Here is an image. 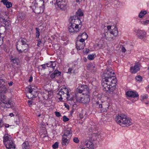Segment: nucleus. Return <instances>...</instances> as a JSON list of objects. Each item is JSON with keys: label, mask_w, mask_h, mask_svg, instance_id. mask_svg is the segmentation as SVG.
Masks as SVG:
<instances>
[{"label": "nucleus", "mask_w": 149, "mask_h": 149, "mask_svg": "<svg viewBox=\"0 0 149 149\" xmlns=\"http://www.w3.org/2000/svg\"><path fill=\"white\" fill-rule=\"evenodd\" d=\"M3 22L5 26L7 28L11 25V23L9 20H7L5 19H3Z\"/></svg>", "instance_id": "b1692460"}, {"label": "nucleus", "mask_w": 149, "mask_h": 149, "mask_svg": "<svg viewBox=\"0 0 149 149\" xmlns=\"http://www.w3.org/2000/svg\"><path fill=\"white\" fill-rule=\"evenodd\" d=\"M3 81V80L2 79L0 78V88L2 87L5 90H6L7 88H6V86L5 85L3 84H1V83Z\"/></svg>", "instance_id": "473e14b6"}, {"label": "nucleus", "mask_w": 149, "mask_h": 149, "mask_svg": "<svg viewBox=\"0 0 149 149\" xmlns=\"http://www.w3.org/2000/svg\"><path fill=\"white\" fill-rule=\"evenodd\" d=\"M15 58H14L12 55H11L10 57V59L11 61H12V59H15Z\"/></svg>", "instance_id": "13d9d810"}, {"label": "nucleus", "mask_w": 149, "mask_h": 149, "mask_svg": "<svg viewBox=\"0 0 149 149\" xmlns=\"http://www.w3.org/2000/svg\"><path fill=\"white\" fill-rule=\"evenodd\" d=\"M74 142L76 143H78L79 142V140L77 137H74L73 139Z\"/></svg>", "instance_id": "c03bdc74"}, {"label": "nucleus", "mask_w": 149, "mask_h": 149, "mask_svg": "<svg viewBox=\"0 0 149 149\" xmlns=\"http://www.w3.org/2000/svg\"><path fill=\"white\" fill-rule=\"evenodd\" d=\"M89 49H86V53H88L89 52Z\"/></svg>", "instance_id": "69168bd1"}, {"label": "nucleus", "mask_w": 149, "mask_h": 149, "mask_svg": "<svg viewBox=\"0 0 149 149\" xmlns=\"http://www.w3.org/2000/svg\"><path fill=\"white\" fill-rule=\"evenodd\" d=\"M12 140V139L11 136L7 134H5L3 137V142L4 145L6 144L7 145V144L8 142H9Z\"/></svg>", "instance_id": "ddd939ff"}, {"label": "nucleus", "mask_w": 149, "mask_h": 149, "mask_svg": "<svg viewBox=\"0 0 149 149\" xmlns=\"http://www.w3.org/2000/svg\"><path fill=\"white\" fill-rule=\"evenodd\" d=\"M0 104L3 108H9L12 107V103H0Z\"/></svg>", "instance_id": "6ab92c4d"}, {"label": "nucleus", "mask_w": 149, "mask_h": 149, "mask_svg": "<svg viewBox=\"0 0 149 149\" xmlns=\"http://www.w3.org/2000/svg\"><path fill=\"white\" fill-rule=\"evenodd\" d=\"M9 115L11 117L12 116H14L15 115L13 113H11L9 114Z\"/></svg>", "instance_id": "e2e57ef3"}, {"label": "nucleus", "mask_w": 149, "mask_h": 149, "mask_svg": "<svg viewBox=\"0 0 149 149\" xmlns=\"http://www.w3.org/2000/svg\"><path fill=\"white\" fill-rule=\"evenodd\" d=\"M86 113H84V112L82 111L81 113L79 114V116L81 119L84 118V116L85 115Z\"/></svg>", "instance_id": "79ce46f5"}, {"label": "nucleus", "mask_w": 149, "mask_h": 149, "mask_svg": "<svg viewBox=\"0 0 149 149\" xmlns=\"http://www.w3.org/2000/svg\"><path fill=\"white\" fill-rule=\"evenodd\" d=\"M76 65L74 64L73 65L71 68H70L68 70V73L69 74L73 73L75 72V68Z\"/></svg>", "instance_id": "5701e85b"}, {"label": "nucleus", "mask_w": 149, "mask_h": 149, "mask_svg": "<svg viewBox=\"0 0 149 149\" xmlns=\"http://www.w3.org/2000/svg\"><path fill=\"white\" fill-rule=\"evenodd\" d=\"M95 56L96 55L95 54H90L88 56L87 58L89 60H92Z\"/></svg>", "instance_id": "f704fd0d"}, {"label": "nucleus", "mask_w": 149, "mask_h": 149, "mask_svg": "<svg viewBox=\"0 0 149 149\" xmlns=\"http://www.w3.org/2000/svg\"><path fill=\"white\" fill-rule=\"evenodd\" d=\"M12 109L15 111V113H17L19 111V110L17 107L16 106H13L12 105V107H11Z\"/></svg>", "instance_id": "e433bc0d"}, {"label": "nucleus", "mask_w": 149, "mask_h": 149, "mask_svg": "<svg viewBox=\"0 0 149 149\" xmlns=\"http://www.w3.org/2000/svg\"><path fill=\"white\" fill-rule=\"evenodd\" d=\"M144 25H147L149 24V19L143 22V23Z\"/></svg>", "instance_id": "a18cd8bd"}, {"label": "nucleus", "mask_w": 149, "mask_h": 149, "mask_svg": "<svg viewBox=\"0 0 149 149\" xmlns=\"http://www.w3.org/2000/svg\"><path fill=\"white\" fill-rule=\"evenodd\" d=\"M104 35V37L107 40H111L110 38L112 39H113V38H109L108 37V33L107 32H105L103 33Z\"/></svg>", "instance_id": "7c9ffc66"}, {"label": "nucleus", "mask_w": 149, "mask_h": 149, "mask_svg": "<svg viewBox=\"0 0 149 149\" xmlns=\"http://www.w3.org/2000/svg\"><path fill=\"white\" fill-rule=\"evenodd\" d=\"M135 79L137 81L140 82L142 81V78L141 76L138 75L136 77Z\"/></svg>", "instance_id": "4c0bfd02"}, {"label": "nucleus", "mask_w": 149, "mask_h": 149, "mask_svg": "<svg viewBox=\"0 0 149 149\" xmlns=\"http://www.w3.org/2000/svg\"><path fill=\"white\" fill-rule=\"evenodd\" d=\"M40 67H41V68H42L41 69H45L46 68V67H47V65L46 64V63H45L44 64L41 65H40Z\"/></svg>", "instance_id": "49530a36"}, {"label": "nucleus", "mask_w": 149, "mask_h": 149, "mask_svg": "<svg viewBox=\"0 0 149 149\" xmlns=\"http://www.w3.org/2000/svg\"><path fill=\"white\" fill-rule=\"evenodd\" d=\"M8 0H2L1 1V2H3V4L5 5L8 2Z\"/></svg>", "instance_id": "8fccbe9b"}, {"label": "nucleus", "mask_w": 149, "mask_h": 149, "mask_svg": "<svg viewBox=\"0 0 149 149\" xmlns=\"http://www.w3.org/2000/svg\"><path fill=\"white\" fill-rule=\"evenodd\" d=\"M114 73L113 70L111 68H109L105 70L103 74L102 80L112 81L115 80L116 81V77L114 76Z\"/></svg>", "instance_id": "423d86ee"}, {"label": "nucleus", "mask_w": 149, "mask_h": 149, "mask_svg": "<svg viewBox=\"0 0 149 149\" xmlns=\"http://www.w3.org/2000/svg\"><path fill=\"white\" fill-rule=\"evenodd\" d=\"M11 62L13 64L17 65L19 63V60L18 58H15V59H12V61Z\"/></svg>", "instance_id": "bb28decb"}, {"label": "nucleus", "mask_w": 149, "mask_h": 149, "mask_svg": "<svg viewBox=\"0 0 149 149\" xmlns=\"http://www.w3.org/2000/svg\"><path fill=\"white\" fill-rule=\"evenodd\" d=\"M88 36L86 33L84 32L82 34L79 35L78 38L81 37L80 40H77L76 42V47L77 50H80L83 49L85 46V43L84 42L85 40L87 38Z\"/></svg>", "instance_id": "39448f33"}, {"label": "nucleus", "mask_w": 149, "mask_h": 149, "mask_svg": "<svg viewBox=\"0 0 149 149\" xmlns=\"http://www.w3.org/2000/svg\"><path fill=\"white\" fill-rule=\"evenodd\" d=\"M5 145L7 149H13L15 148V144L13 140L11 141V142L10 141L8 142L7 145L6 144H5Z\"/></svg>", "instance_id": "f3484780"}, {"label": "nucleus", "mask_w": 149, "mask_h": 149, "mask_svg": "<svg viewBox=\"0 0 149 149\" xmlns=\"http://www.w3.org/2000/svg\"><path fill=\"white\" fill-rule=\"evenodd\" d=\"M52 148L54 149H55L58 147V143L56 142L52 146Z\"/></svg>", "instance_id": "ea45409f"}, {"label": "nucleus", "mask_w": 149, "mask_h": 149, "mask_svg": "<svg viewBox=\"0 0 149 149\" xmlns=\"http://www.w3.org/2000/svg\"><path fill=\"white\" fill-rule=\"evenodd\" d=\"M111 26H107V29L108 30L111 29Z\"/></svg>", "instance_id": "680f3d73"}, {"label": "nucleus", "mask_w": 149, "mask_h": 149, "mask_svg": "<svg viewBox=\"0 0 149 149\" xmlns=\"http://www.w3.org/2000/svg\"><path fill=\"white\" fill-rule=\"evenodd\" d=\"M58 6L63 10L64 11L66 9V5L65 3H61L59 6Z\"/></svg>", "instance_id": "393cba45"}, {"label": "nucleus", "mask_w": 149, "mask_h": 149, "mask_svg": "<svg viewBox=\"0 0 149 149\" xmlns=\"http://www.w3.org/2000/svg\"><path fill=\"white\" fill-rule=\"evenodd\" d=\"M147 13V12L146 11H141L139 15V16L140 18H142L143 16L146 15Z\"/></svg>", "instance_id": "72a5a7b5"}, {"label": "nucleus", "mask_w": 149, "mask_h": 149, "mask_svg": "<svg viewBox=\"0 0 149 149\" xmlns=\"http://www.w3.org/2000/svg\"><path fill=\"white\" fill-rule=\"evenodd\" d=\"M27 40L24 38H22L16 43L17 49L19 53H22L28 48L29 45L27 44Z\"/></svg>", "instance_id": "0eeeda50"}, {"label": "nucleus", "mask_w": 149, "mask_h": 149, "mask_svg": "<svg viewBox=\"0 0 149 149\" xmlns=\"http://www.w3.org/2000/svg\"><path fill=\"white\" fill-rule=\"evenodd\" d=\"M65 107L68 109H69V106L67 103H64Z\"/></svg>", "instance_id": "3c124183"}, {"label": "nucleus", "mask_w": 149, "mask_h": 149, "mask_svg": "<svg viewBox=\"0 0 149 149\" xmlns=\"http://www.w3.org/2000/svg\"><path fill=\"white\" fill-rule=\"evenodd\" d=\"M83 15V13L80 9H79L76 12V16L81 17Z\"/></svg>", "instance_id": "cd10ccee"}, {"label": "nucleus", "mask_w": 149, "mask_h": 149, "mask_svg": "<svg viewBox=\"0 0 149 149\" xmlns=\"http://www.w3.org/2000/svg\"><path fill=\"white\" fill-rule=\"evenodd\" d=\"M117 123L123 127H125L131 125L132 120L127 116L124 114L118 113L115 118Z\"/></svg>", "instance_id": "f03ea898"}, {"label": "nucleus", "mask_w": 149, "mask_h": 149, "mask_svg": "<svg viewBox=\"0 0 149 149\" xmlns=\"http://www.w3.org/2000/svg\"><path fill=\"white\" fill-rule=\"evenodd\" d=\"M32 80H33V77H32V76H31L30 77H29V82H31V81H32Z\"/></svg>", "instance_id": "5fc2aeb1"}, {"label": "nucleus", "mask_w": 149, "mask_h": 149, "mask_svg": "<svg viewBox=\"0 0 149 149\" xmlns=\"http://www.w3.org/2000/svg\"><path fill=\"white\" fill-rule=\"evenodd\" d=\"M69 120V119L66 116H64L63 118V120L64 122H66Z\"/></svg>", "instance_id": "37998d69"}, {"label": "nucleus", "mask_w": 149, "mask_h": 149, "mask_svg": "<svg viewBox=\"0 0 149 149\" xmlns=\"http://www.w3.org/2000/svg\"><path fill=\"white\" fill-rule=\"evenodd\" d=\"M3 125V124L2 123V120L0 119V128Z\"/></svg>", "instance_id": "6e6d98bb"}, {"label": "nucleus", "mask_w": 149, "mask_h": 149, "mask_svg": "<svg viewBox=\"0 0 149 149\" xmlns=\"http://www.w3.org/2000/svg\"><path fill=\"white\" fill-rule=\"evenodd\" d=\"M104 45V42L103 40H100L98 42L97 44V46L99 48H101Z\"/></svg>", "instance_id": "a878e982"}, {"label": "nucleus", "mask_w": 149, "mask_h": 149, "mask_svg": "<svg viewBox=\"0 0 149 149\" xmlns=\"http://www.w3.org/2000/svg\"><path fill=\"white\" fill-rule=\"evenodd\" d=\"M55 114L56 116L57 117H59L61 116L60 113L58 112H55Z\"/></svg>", "instance_id": "de8ad7c7"}, {"label": "nucleus", "mask_w": 149, "mask_h": 149, "mask_svg": "<svg viewBox=\"0 0 149 149\" xmlns=\"http://www.w3.org/2000/svg\"><path fill=\"white\" fill-rule=\"evenodd\" d=\"M72 132L71 128H68L64 131V133L62 136L71 139L72 136Z\"/></svg>", "instance_id": "f8f14e48"}, {"label": "nucleus", "mask_w": 149, "mask_h": 149, "mask_svg": "<svg viewBox=\"0 0 149 149\" xmlns=\"http://www.w3.org/2000/svg\"><path fill=\"white\" fill-rule=\"evenodd\" d=\"M99 107L100 108H101L103 107L102 105V104H99Z\"/></svg>", "instance_id": "0e129e2a"}, {"label": "nucleus", "mask_w": 149, "mask_h": 149, "mask_svg": "<svg viewBox=\"0 0 149 149\" xmlns=\"http://www.w3.org/2000/svg\"><path fill=\"white\" fill-rule=\"evenodd\" d=\"M148 98L147 95L146 94L144 95H141L140 97L141 100L142 102H145L146 100Z\"/></svg>", "instance_id": "c756f323"}, {"label": "nucleus", "mask_w": 149, "mask_h": 149, "mask_svg": "<svg viewBox=\"0 0 149 149\" xmlns=\"http://www.w3.org/2000/svg\"><path fill=\"white\" fill-rule=\"evenodd\" d=\"M22 147L23 149H29L30 146L28 141H26L23 143L22 145Z\"/></svg>", "instance_id": "4be33fe9"}, {"label": "nucleus", "mask_w": 149, "mask_h": 149, "mask_svg": "<svg viewBox=\"0 0 149 149\" xmlns=\"http://www.w3.org/2000/svg\"><path fill=\"white\" fill-rule=\"evenodd\" d=\"M122 52H125L126 51L124 47H123L122 49Z\"/></svg>", "instance_id": "4d7b16f0"}, {"label": "nucleus", "mask_w": 149, "mask_h": 149, "mask_svg": "<svg viewBox=\"0 0 149 149\" xmlns=\"http://www.w3.org/2000/svg\"><path fill=\"white\" fill-rule=\"evenodd\" d=\"M110 34H112L114 36H116L118 33L117 28L115 26L114 29H112V31H110Z\"/></svg>", "instance_id": "412c9836"}, {"label": "nucleus", "mask_w": 149, "mask_h": 149, "mask_svg": "<svg viewBox=\"0 0 149 149\" xmlns=\"http://www.w3.org/2000/svg\"><path fill=\"white\" fill-rule=\"evenodd\" d=\"M92 63H91L87 65V68L88 69H89L90 68H91V66Z\"/></svg>", "instance_id": "603ef678"}, {"label": "nucleus", "mask_w": 149, "mask_h": 149, "mask_svg": "<svg viewBox=\"0 0 149 149\" xmlns=\"http://www.w3.org/2000/svg\"><path fill=\"white\" fill-rule=\"evenodd\" d=\"M146 91L148 92H149V85L146 87Z\"/></svg>", "instance_id": "bf43d9fd"}, {"label": "nucleus", "mask_w": 149, "mask_h": 149, "mask_svg": "<svg viewBox=\"0 0 149 149\" xmlns=\"http://www.w3.org/2000/svg\"><path fill=\"white\" fill-rule=\"evenodd\" d=\"M47 67L52 68L53 69L56 67V64L55 61H51L50 62L46 63Z\"/></svg>", "instance_id": "a211bd4d"}, {"label": "nucleus", "mask_w": 149, "mask_h": 149, "mask_svg": "<svg viewBox=\"0 0 149 149\" xmlns=\"http://www.w3.org/2000/svg\"><path fill=\"white\" fill-rule=\"evenodd\" d=\"M81 23L79 18L76 16L71 17V23L68 27V30L72 33H77L79 31V25Z\"/></svg>", "instance_id": "7ed1b4c3"}, {"label": "nucleus", "mask_w": 149, "mask_h": 149, "mask_svg": "<svg viewBox=\"0 0 149 149\" xmlns=\"http://www.w3.org/2000/svg\"><path fill=\"white\" fill-rule=\"evenodd\" d=\"M64 3V0H56V3L58 6H59L61 3Z\"/></svg>", "instance_id": "58836bf2"}, {"label": "nucleus", "mask_w": 149, "mask_h": 149, "mask_svg": "<svg viewBox=\"0 0 149 149\" xmlns=\"http://www.w3.org/2000/svg\"><path fill=\"white\" fill-rule=\"evenodd\" d=\"M36 38H39V36L40 35V33L39 29L37 27L36 28Z\"/></svg>", "instance_id": "2f4dec72"}, {"label": "nucleus", "mask_w": 149, "mask_h": 149, "mask_svg": "<svg viewBox=\"0 0 149 149\" xmlns=\"http://www.w3.org/2000/svg\"><path fill=\"white\" fill-rule=\"evenodd\" d=\"M5 5L7 8H9L12 7V4L11 2H8L7 3H6Z\"/></svg>", "instance_id": "a19ab883"}, {"label": "nucleus", "mask_w": 149, "mask_h": 149, "mask_svg": "<svg viewBox=\"0 0 149 149\" xmlns=\"http://www.w3.org/2000/svg\"><path fill=\"white\" fill-rule=\"evenodd\" d=\"M140 69V68L139 65L136 64L134 66H132L130 68V71L132 73L134 74L138 71Z\"/></svg>", "instance_id": "4468645a"}, {"label": "nucleus", "mask_w": 149, "mask_h": 149, "mask_svg": "<svg viewBox=\"0 0 149 149\" xmlns=\"http://www.w3.org/2000/svg\"><path fill=\"white\" fill-rule=\"evenodd\" d=\"M89 88L86 85L79 86L76 89L77 93H82L83 95H87L89 93Z\"/></svg>", "instance_id": "6e6552de"}, {"label": "nucleus", "mask_w": 149, "mask_h": 149, "mask_svg": "<svg viewBox=\"0 0 149 149\" xmlns=\"http://www.w3.org/2000/svg\"><path fill=\"white\" fill-rule=\"evenodd\" d=\"M73 105V109H76V108L77 107V105L75 103L74 104H72Z\"/></svg>", "instance_id": "864d4df0"}, {"label": "nucleus", "mask_w": 149, "mask_h": 149, "mask_svg": "<svg viewBox=\"0 0 149 149\" xmlns=\"http://www.w3.org/2000/svg\"><path fill=\"white\" fill-rule=\"evenodd\" d=\"M59 90L57 94V97L60 101L66 102L69 100H73L74 98L72 96L70 97V89L63 86Z\"/></svg>", "instance_id": "f257e3e1"}, {"label": "nucleus", "mask_w": 149, "mask_h": 149, "mask_svg": "<svg viewBox=\"0 0 149 149\" xmlns=\"http://www.w3.org/2000/svg\"><path fill=\"white\" fill-rule=\"evenodd\" d=\"M26 91H27L26 93H37V92L36 91H34L33 89L31 87L26 88Z\"/></svg>", "instance_id": "c85d7f7f"}, {"label": "nucleus", "mask_w": 149, "mask_h": 149, "mask_svg": "<svg viewBox=\"0 0 149 149\" xmlns=\"http://www.w3.org/2000/svg\"><path fill=\"white\" fill-rule=\"evenodd\" d=\"M136 35L140 39H142L146 37V33L143 30L138 29L136 31Z\"/></svg>", "instance_id": "9b49d317"}, {"label": "nucleus", "mask_w": 149, "mask_h": 149, "mask_svg": "<svg viewBox=\"0 0 149 149\" xmlns=\"http://www.w3.org/2000/svg\"><path fill=\"white\" fill-rule=\"evenodd\" d=\"M76 100L78 102H82L84 100V95H79V93H76L75 95Z\"/></svg>", "instance_id": "2eb2a0df"}, {"label": "nucleus", "mask_w": 149, "mask_h": 149, "mask_svg": "<svg viewBox=\"0 0 149 149\" xmlns=\"http://www.w3.org/2000/svg\"><path fill=\"white\" fill-rule=\"evenodd\" d=\"M9 127V126L8 124H6L5 125V127Z\"/></svg>", "instance_id": "774afa93"}, {"label": "nucleus", "mask_w": 149, "mask_h": 149, "mask_svg": "<svg viewBox=\"0 0 149 149\" xmlns=\"http://www.w3.org/2000/svg\"><path fill=\"white\" fill-rule=\"evenodd\" d=\"M126 95L129 97L134 98L135 100L134 101H136L139 99V95L136 91H128L126 92Z\"/></svg>", "instance_id": "9d476101"}, {"label": "nucleus", "mask_w": 149, "mask_h": 149, "mask_svg": "<svg viewBox=\"0 0 149 149\" xmlns=\"http://www.w3.org/2000/svg\"><path fill=\"white\" fill-rule=\"evenodd\" d=\"M13 83V82H10V83H8L9 85L10 86L12 85Z\"/></svg>", "instance_id": "338daca9"}, {"label": "nucleus", "mask_w": 149, "mask_h": 149, "mask_svg": "<svg viewBox=\"0 0 149 149\" xmlns=\"http://www.w3.org/2000/svg\"><path fill=\"white\" fill-rule=\"evenodd\" d=\"M83 146L80 147L79 149H93V144L92 142L85 140L83 142Z\"/></svg>", "instance_id": "1a4fd4ad"}, {"label": "nucleus", "mask_w": 149, "mask_h": 149, "mask_svg": "<svg viewBox=\"0 0 149 149\" xmlns=\"http://www.w3.org/2000/svg\"><path fill=\"white\" fill-rule=\"evenodd\" d=\"M54 74L56 75V77H58L61 75V72L59 71L58 70H55L54 71Z\"/></svg>", "instance_id": "c9c22d12"}, {"label": "nucleus", "mask_w": 149, "mask_h": 149, "mask_svg": "<svg viewBox=\"0 0 149 149\" xmlns=\"http://www.w3.org/2000/svg\"><path fill=\"white\" fill-rule=\"evenodd\" d=\"M55 77L56 75H55V74H54V72L52 74L50 75V77L52 79L54 78Z\"/></svg>", "instance_id": "09e8293b"}, {"label": "nucleus", "mask_w": 149, "mask_h": 149, "mask_svg": "<svg viewBox=\"0 0 149 149\" xmlns=\"http://www.w3.org/2000/svg\"><path fill=\"white\" fill-rule=\"evenodd\" d=\"M27 97L29 99H31L36 97L37 96V93H26Z\"/></svg>", "instance_id": "aec40b11"}, {"label": "nucleus", "mask_w": 149, "mask_h": 149, "mask_svg": "<svg viewBox=\"0 0 149 149\" xmlns=\"http://www.w3.org/2000/svg\"><path fill=\"white\" fill-rule=\"evenodd\" d=\"M107 106H108L107 107V108L106 107H105V106L104 105H103V107L106 109H109V105H107Z\"/></svg>", "instance_id": "052dcab7"}, {"label": "nucleus", "mask_w": 149, "mask_h": 149, "mask_svg": "<svg viewBox=\"0 0 149 149\" xmlns=\"http://www.w3.org/2000/svg\"><path fill=\"white\" fill-rule=\"evenodd\" d=\"M116 83L115 80L111 81L102 80V85L104 90L109 93L114 91Z\"/></svg>", "instance_id": "20e7f679"}, {"label": "nucleus", "mask_w": 149, "mask_h": 149, "mask_svg": "<svg viewBox=\"0 0 149 149\" xmlns=\"http://www.w3.org/2000/svg\"><path fill=\"white\" fill-rule=\"evenodd\" d=\"M70 139H69L66 137L62 136L61 144L63 146H67L69 143Z\"/></svg>", "instance_id": "dca6fc26"}]
</instances>
